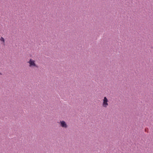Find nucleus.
Wrapping results in <instances>:
<instances>
[{
	"mask_svg": "<svg viewBox=\"0 0 153 153\" xmlns=\"http://www.w3.org/2000/svg\"><path fill=\"white\" fill-rule=\"evenodd\" d=\"M29 64V66L30 67L32 68H38V66L36 64V61L31 59H30L29 61L27 62Z\"/></svg>",
	"mask_w": 153,
	"mask_h": 153,
	"instance_id": "obj_1",
	"label": "nucleus"
},
{
	"mask_svg": "<svg viewBox=\"0 0 153 153\" xmlns=\"http://www.w3.org/2000/svg\"><path fill=\"white\" fill-rule=\"evenodd\" d=\"M108 101L107 98L106 97H104L103 99L102 106L105 108H107L108 105Z\"/></svg>",
	"mask_w": 153,
	"mask_h": 153,
	"instance_id": "obj_2",
	"label": "nucleus"
},
{
	"mask_svg": "<svg viewBox=\"0 0 153 153\" xmlns=\"http://www.w3.org/2000/svg\"><path fill=\"white\" fill-rule=\"evenodd\" d=\"M59 124H60V126L63 128H66L68 127V125L65 121L64 120L60 121Z\"/></svg>",
	"mask_w": 153,
	"mask_h": 153,
	"instance_id": "obj_3",
	"label": "nucleus"
},
{
	"mask_svg": "<svg viewBox=\"0 0 153 153\" xmlns=\"http://www.w3.org/2000/svg\"><path fill=\"white\" fill-rule=\"evenodd\" d=\"M0 41L2 42L1 44L4 45L5 40L4 38L1 37L0 38Z\"/></svg>",
	"mask_w": 153,
	"mask_h": 153,
	"instance_id": "obj_4",
	"label": "nucleus"
}]
</instances>
